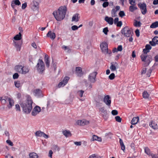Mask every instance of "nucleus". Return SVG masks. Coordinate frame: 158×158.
I'll return each mask as SVG.
<instances>
[{"label": "nucleus", "instance_id": "obj_1", "mask_svg": "<svg viewBox=\"0 0 158 158\" xmlns=\"http://www.w3.org/2000/svg\"><path fill=\"white\" fill-rule=\"evenodd\" d=\"M67 10V9L66 6H61L57 10L54 11L53 13V15L57 21H61L64 18Z\"/></svg>", "mask_w": 158, "mask_h": 158}, {"label": "nucleus", "instance_id": "obj_2", "mask_svg": "<svg viewBox=\"0 0 158 158\" xmlns=\"http://www.w3.org/2000/svg\"><path fill=\"white\" fill-rule=\"evenodd\" d=\"M33 102L31 97L28 96L27 100L20 104L24 112L27 114L29 113L32 109Z\"/></svg>", "mask_w": 158, "mask_h": 158}, {"label": "nucleus", "instance_id": "obj_3", "mask_svg": "<svg viewBox=\"0 0 158 158\" xmlns=\"http://www.w3.org/2000/svg\"><path fill=\"white\" fill-rule=\"evenodd\" d=\"M140 57L142 61L144 62V65L145 66H148L152 60L151 56L145 54H142Z\"/></svg>", "mask_w": 158, "mask_h": 158}, {"label": "nucleus", "instance_id": "obj_4", "mask_svg": "<svg viewBox=\"0 0 158 158\" xmlns=\"http://www.w3.org/2000/svg\"><path fill=\"white\" fill-rule=\"evenodd\" d=\"M100 47L102 52L105 54L110 55L111 54V51L108 50V44L106 42H102L101 44Z\"/></svg>", "mask_w": 158, "mask_h": 158}, {"label": "nucleus", "instance_id": "obj_5", "mask_svg": "<svg viewBox=\"0 0 158 158\" xmlns=\"http://www.w3.org/2000/svg\"><path fill=\"white\" fill-rule=\"evenodd\" d=\"M38 72L40 73H42L45 69L44 64L43 61L39 59L36 66Z\"/></svg>", "mask_w": 158, "mask_h": 158}, {"label": "nucleus", "instance_id": "obj_6", "mask_svg": "<svg viewBox=\"0 0 158 158\" xmlns=\"http://www.w3.org/2000/svg\"><path fill=\"white\" fill-rule=\"evenodd\" d=\"M121 33L127 37L131 36L133 34V32L127 27H126L123 28L121 30Z\"/></svg>", "mask_w": 158, "mask_h": 158}, {"label": "nucleus", "instance_id": "obj_7", "mask_svg": "<svg viewBox=\"0 0 158 158\" xmlns=\"http://www.w3.org/2000/svg\"><path fill=\"white\" fill-rule=\"evenodd\" d=\"M138 5L140 9L142 14L144 15H145L147 12L146 4L144 3H139Z\"/></svg>", "mask_w": 158, "mask_h": 158}, {"label": "nucleus", "instance_id": "obj_8", "mask_svg": "<svg viewBox=\"0 0 158 158\" xmlns=\"http://www.w3.org/2000/svg\"><path fill=\"white\" fill-rule=\"evenodd\" d=\"M97 73L94 72L90 73L88 79L89 81L92 83H94L96 81V78Z\"/></svg>", "mask_w": 158, "mask_h": 158}, {"label": "nucleus", "instance_id": "obj_9", "mask_svg": "<svg viewBox=\"0 0 158 158\" xmlns=\"http://www.w3.org/2000/svg\"><path fill=\"white\" fill-rule=\"evenodd\" d=\"M69 79V77H65L63 80L58 84V88H60L61 87H64L67 83Z\"/></svg>", "mask_w": 158, "mask_h": 158}, {"label": "nucleus", "instance_id": "obj_10", "mask_svg": "<svg viewBox=\"0 0 158 158\" xmlns=\"http://www.w3.org/2000/svg\"><path fill=\"white\" fill-rule=\"evenodd\" d=\"M35 135L37 137H43L45 139H47L49 138V136L46 134L45 133L40 131H38L35 133Z\"/></svg>", "mask_w": 158, "mask_h": 158}, {"label": "nucleus", "instance_id": "obj_11", "mask_svg": "<svg viewBox=\"0 0 158 158\" xmlns=\"http://www.w3.org/2000/svg\"><path fill=\"white\" fill-rule=\"evenodd\" d=\"M41 110L40 107L38 106H35L31 114L32 116H35L36 115L39 114Z\"/></svg>", "mask_w": 158, "mask_h": 158}, {"label": "nucleus", "instance_id": "obj_12", "mask_svg": "<svg viewBox=\"0 0 158 158\" xmlns=\"http://www.w3.org/2000/svg\"><path fill=\"white\" fill-rule=\"evenodd\" d=\"M89 122L88 121L86 120L85 119H83L77 121L75 124L80 126H84L89 124Z\"/></svg>", "mask_w": 158, "mask_h": 158}, {"label": "nucleus", "instance_id": "obj_13", "mask_svg": "<svg viewBox=\"0 0 158 158\" xmlns=\"http://www.w3.org/2000/svg\"><path fill=\"white\" fill-rule=\"evenodd\" d=\"M31 8L33 10H38L39 8V3L36 1H33Z\"/></svg>", "mask_w": 158, "mask_h": 158}, {"label": "nucleus", "instance_id": "obj_14", "mask_svg": "<svg viewBox=\"0 0 158 158\" xmlns=\"http://www.w3.org/2000/svg\"><path fill=\"white\" fill-rule=\"evenodd\" d=\"M104 102L108 106H110L111 103V100L109 95H107L105 96L103 98Z\"/></svg>", "mask_w": 158, "mask_h": 158}, {"label": "nucleus", "instance_id": "obj_15", "mask_svg": "<svg viewBox=\"0 0 158 158\" xmlns=\"http://www.w3.org/2000/svg\"><path fill=\"white\" fill-rule=\"evenodd\" d=\"M34 95L37 97H40L42 96V92L41 90L39 89H36L33 91Z\"/></svg>", "mask_w": 158, "mask_h": 158}, {"label": "nucleus", "instance_id": "obj_16", "mask_svg": "<svg viewBox=\"0 0 158 158\" xmlns=\"http://www.w3.org/2000/svg\"><path fill=\"white\" fill-rule=\"evenodd\" d=\"M46 36L53 40L56 37V35L54 32H52L51 31H50L47 33Z\"/></svg>", "mask_w": 158, "mask_h": 158}, {"label": "nucleus", "instance_id": "obj_17", "mask_svg": "<svg viewBox=\"0 0 158 158\" xmlns=\"http://www.w3.org/2000/svg\"><path fill=\"white\" fill-rule=\"evenodd\" d=\"M120 9V7L119 6H116L115 8H113L111 11L112 16L114 17L117 16L116 12L118 10Z\"/></svg>", "mask_w": 158, "mask_h": 158}, {"label": "nucleus", "instance_id": "obj_18", "mask_svg": "<svg viewBox=\"0 0 158 158\" xmlns=\"http://www.w3.org/2000/svg\"><path fill=\"white\" fill-rule=\"evenodd\" d=\"M149 43L152 46H155L156 44H158V37H154L152 41L150 42Z\"/></svg>", "mask_w": 158, "mask_h": 158}, {"label": "nucleus", "instance_id": "obj_19", "mask_svg": "<svg viewBox=\"0 0 158 158\" xmlns=\"http://www.w3.org/2000/svg\"><path fill=\"white\" fill-rule=\"evenodd\" d=\"M118 64L116 62H112L111 63V65L110 67V69L112 72L116 70Z\"/></svg>", "mask_w": 158, "mask_h": 158}, {"label": "nucleus", "instance_id": "obj_20", "mask_svg": "<svg viewBox=\"0 0 158 158\" xmlns=\"http://www.w3.org/2000/svg\"><path fill=\"white\" fill-rule=\"evenodd\" d=\"M149 125L150 127L154 129H157L158 128L157 123L153 121H152L149 123Z\"/></svg>", "mask_w": 158, "mask_h": 158}, {"label": "nucleus", "instance_id": "obj_21", "mask_svg": "<svg viewBox=\"0 0 158 158\" xmlns=\"http://www.w3.org/2000/svg\"><path fill=\"white\" fill-rule=\"evenodd\" d=\"M8 101L9 102V104L7 106L9 109H10L14 105V101L13 99L10 98H8Z\"/></svg>", "mask_w": 158, "mask_h": 158}, {"label": "nucleus", "instance_id": "obj_22", "mask_svg": "<svg viewBox=\"0 0 158 158\" xmlns=\"http://www.w3.org/2000/svg\"><path fill=\"white\" fill-rule=\"evenodd\" d=\"M76 73L78 76H81L83 75L81 68L80 67H77L76 69Z\"/></svg>", "mask_w": 158, "mask_h": 158}, {"label": "nucleus", "instance_id": "obj_23", "mask_svg": "<svg viewBox=\"0 0 158 158\" xmlns=\"http://www.w3.org/2000/svg\"><path fill=\"white\" fill-rule=\"evenodd\" d=\"M21 4V3L19 0H13L11 2V6L13 8H15V5H19Z\"/></svg>", "mask_w": 158, "mask_h": 158}, {"label": "nucleus", "instance_id": "obj_24", "mask_svg": "<svg viewBox=\"0 0 158 158\" xmlns=\"http://www.w3.org/2000/svg\"><path fill=\"white\" fill-rule=\"evenodd\" d=\"M105 20L110 25H112L113 23V19L111 17L106 16L105 18Z\"/></svg>", "mask_w": 158, "mask_h": 158}, {"label": "nucleus", "instance_id": "obj_25", "mask_svg": "<svg viewBox=\"0 0 158 158\" xmlns=\"http://www.w3.org/2000/svg\"><path fill=\"white\" fill-rule=\"evenodd\" d=\"M23 67V66L22 65H17L15 66V69L16 71L21 73L22 71Z\"/></svg>", "mask_w": 158, "mask_h": 158}, {"label": "nucleus", "instance_id": "obj_26", "mask_svg": "<svg viewBox=\"0 0 158 158\" xmlns=\"http://www.w3.org/2000/svg\"><path fill=\"white\" fill-rule=\"evenodd\" d=\"M15 86L17 88L21 87L23 83L21 81H15L14 82Z\"/></svg>", "mask_w": 158, "mask_h": 158}, {"label": "nucleus", "instance_id": "obj_27", "mask_svg": "<svg viewBox=\"0 0 158 158\" xmlns=\"http://www.w3.org/2000/svg\"><path fill=\"white\" fill-rule=\"evenodd\" d=\"M78 14H76L74 15L72 17V22H77L79 19V17L78 16Z\"/></svg>", "mask_w": 158, "mask_h": 158}, {"label": "nucleus", "instance_id": "obj_28", "mask_svg": "<svg viewBox=\"0 0 158 158\" xmlns=\"http://www.w3.org/2000/svg\"><path fill=\"white\" fill-rule=\"evenodd\" d=\"M44 61L47 67H49L50 65V61L49 60V57L48 55H45L44 58Z\"/></svg>", "mask_w": 158, "mask_h": 158}, {"label": "nucleus", "instance_id": "obj_29", "mask_svg": "<svg viewBox=\"0 0 158 158\" xmlns=\"http://www.w3.org/2000/svg\"><path fill=\"white\" fill-rule=\"evenodd\" d=\"M99 110L100 112H101L102 113V115H103V116L104 118H105V117H106V115L107 114V111L105 109L104 107H102L100 108L99 109Z\"/></svg>", "mask_w": 158, "mask_h": 158}, {"label": "nucleus", "instance_id": "obj_30", "mask_svg": "<svg viewBox=\"0 0 158 158\" xmlns=\"http://www.w3.org/2000/svg\"><path fill=\"white\" fill-rule=\"evenodd\" d=\"M95 140L101 142L102 141V139L101 137H99L97 135H94L92 136V139H91V141H94Z\"/></svg>", "mask_w": 158, "mask_h": 158}, {"label": "nucleus", "instance_id": "obj_31", "mask_svg": "<svg viewBox=\"0 0 158 158\" xmlns=\"http://www.w3.org/2000/svg\"><path fill=\"white\" fill-rule=\"evenodd\" d=\"M139 120V118L138 117H136L133 118L131 121V124L132 125H135L136 124Z\"/></svg>", "mask_w": 158, "mask_h": 158}, {"label": "nucleus", "instance_id": "obj_32", "mask_svg": "<svg viewBox=\"0 0 158 158\" xmlns=\"http://www.w3.org/2000/svg\"><path fill=\"white\" fill-rule=\"evenodd\" d=\"M29 69L28 67L23 66L21 73L24 74H26L29 72Z\"/></svg>", "mask_w": 158, "mask_h": 158}, {"label": "nucleus", "instance_id": "obj_33", "mask_svg": "<svg viewBox=\"0 0 158 158\" xmlns=\"http://www.w3.org/2000/svg\"><path fill=\"white\" fill-rule=\"evenodd\" d=\"M13 42L14 43V45L16 48L17 50L18 51H20L21 47L20 45L19 44L18 42H17L14 40H13Z\"/></svg>", "mask_w": 158, "mask_h": 158}, {"label": "nucleus", "instance_id": "obj_34", "mask_svg": "<svg viewBox=\"0 0 158 158\" xmlns=\"http://www.w3.org/2000/svg\"><path fill=\"white\" fill-rule=\"evenodd\" d=\"M119 143L121 149L124 152L125 149V146L123 140L121 138H119Z\"/></svg>", "mask_w": 158, "mask_h": 158}, {"label": "nucleus", "instance_id": "obj_35", "mask_svg": "<svg viewBox=\"0 0 158 158\" xmlns=\"http://www.w3.org/2000/svg\"><path fill=\"white\" fill-rule=\"evenodd\" d=\"M137 9V7L135 5H131L129 7V11L131 12H133L135 10Z\"/></svg>", "mask_w": 158, "mask_h": 158}, {"label": "nucleus", "instance_id": "obj_36", "mask_svg": "<svg viewBox=\"0 0 158 158\" xmlns=\"http://www.w3.org/2000/svg\"><path fill=\"white\" fill-rule=\"evenodd\" d=\"M63 135L66 137H69L71 136V134L70 132L67 130H65L63 131Z\"/></svg>", "mask_w": 158, "mask_h": 158}, {"label": "nucleus", "instance_id": "obj_37", "mask_svg": "<svg viewBox=\"0 0 158 158\" xmlns=\"http://www.w3.org/2000/svg\"><path fill=\"white\" fill-rule=\"evenodd\" d=\"M29 158H38V156L35 152H32L29 154Z\"/></svg>", "mask_w": 158, "mask_h": 158}, {"label": "nucleus", "instance_id": "obj_38", "mask_svg": "<svg viewBox=\"0 0 158 158\" xmlns=\"http://www.w3.org/2000/svg\"><path fill=\"white\" fill-rule=\"evenodd\" d=\"M102 157L97 154H93L90 155L88 158H101Z\"/></svg>", "mask_w": 158, "mask_h": 158}, {"label": "nucleus", "instance_id": "obj_39", "mask_svg": "<svg viewBox=\"0 0 158 158\" xmlns=\"http://www.w3.org/2000/svg\"><path fill=\"white\" fill-rule=\"evenodd\" d=\"M144 151L145 153L149 156H151L153 153L151 152L150 150L148 147L145 148Z\"/></svg>", "mask_w": 158, "mask_h": 158}, {"label": "nucleus", "instance_id": "obj_40", "mask_svg": "<svg viewBox=\"0 0 158 158\" xmlns=\"http://www.w3.org/2000/svg\"><path fill=\"white\" fill-rule=\"evenodd\" d=\"M21 38V34L19 32V34L16 35L14 37V39L16 40H20Z\"/></svg>", "mask_w": 158, "mask_h": 158}, {"label": "nucleus", "instance_id": "obj_41", "mask_svg": "<svg viewBox=\"0 0 158 158\" xmlns=\"http://www.w3.org/2000/svg\"><path fill=\"white\" fill-rule=\"evenodd\" d=\"M157 27H158V21H156L152 23L150 26V28H156Z\"/></svg>", "mask_w": 158, "mask_h": 158}, {"label": "nucleus", "instance_id": "obj_42", "mask_svg": "<svg viewBox=\"0 0 158 158\" xmlns=\"http://www.w3.org/2000/svg\"><path fill=\"white\" fill-rule=\"evenodd\" d=\"M143 96L144 98H147L149 97V95L146 91H144L143 93Z\"/></svg>", "mask_w": 158, "mask_h": 158}, {"label": "nucleus", "instance_id": "obj_43", "mask_svg": "<svg viewBox=\"0 0 158 158\" xmlns=\"http://www.w3.org/2000/svg\"><path fill=\"white\" fill-rule=\"evenodd\" d=\"M84 93V91L83 90H81L77 91V94L78 96L81 98L82 97Z\"/></svg>", "mask_w": 158, "mask_h": 158}, {"label": "nucleus", "instance_id": "obj_44", "mask_svg": "<svg viewBox=\"0 0 158 158\" xmlns=\"http://www.w3.org/2000/svg\"><path fill=\"white\" fill-rule=\"evenodd\" d=\"M62 48L63 49H64L67 52H70V50L69 47L68 46L63 45L62 46Z\"/></svg>", "mask_w": 158, "mask_h": 158}, {"label": "nucleus", "instance_id": "obj_45", "mask_svg": "<svg viewBox=\"0 0 158 158\" xmlns=\"http://www.w3.org/2000/svg\"><path fill=\"white\" fill-rule=\"evenodd\" d=\"M141 24V23L140 22L136 20L134 23V25L136 27H140Z\"/></svg>", "mask_w": 158, "mask_h": 158}, {"label": "nucleus", "instance_id": "obj_46", "mask_svg": "<svg viewBox=\"0 0 158 158\" xmlns=\"http://www.w3.org/2000/svg\"><path fill=\"white\" fill-rule=\"evenodd\" d=\"M115 77V74L114 73H111L109 76V78L111 80H113Z\"/></svg>", "mask_w": 158, "mask_h": 158}, {"label": "nucleus", "instance_id": "obj_47", "mask_svg": "<svg viewBox=\"0 0 158 158\" xmlns=\"http://www.w3.org/2000/svg\"><path fill=\"white\" fill-rule=\"evenodd\" d=\"M119 15L120 17L122 18L125 15V14L124 11H120L119 13Z\"/></svg>", "mask_w": 158, "mask_h": 158}, {"label": "nucleus", "instance_id": "obj_48", "mask_svg": "<svg viewBox=\"0 0 158 158\" xmlns=\"http://www.w3.org/2000/svg\"><path fill=\"white\" fill-rule=\"evenodd\" d=\"M152 72V70L151 69H149L147 72L146 75L147 77H149L150 76V74Z\"/></svg>", "mask_w": 158, "mask_h": 158}, {"label": "nucleus", "instance_id": "obj_49", "mask_svg": "<svg viewBox=\"0 0 158 158\" xmlns=\"http://www.w3.org/2000/svg\"><path fill=\"white\" fill-rule=\"evenodd\" d=\"M115 120L116 121L118 122H121V118L119 116H116L115 117Z\"/></svg>", "mask_w": 158, "mask_h": 158}, {"label": "nucleus", "instance_id": "obj_50", "mask_svg": "<svg viewBox=\"0 0 158 158\" xmlns=\"http://www.w3.org/2000/svg\"><path fill=\"white\" fill-rule=\"evenodd\" d=\"M108 31V28L107 27H105L103 29V32L105 34L107 35V32Z\"/></svg>", "mask_w": 158, "mask_h": 158}, {"label": "nucleus", "instance_id": "obj_51", "mask_svg": "<svg viewBox=\"0 0 158 158\" xmlns=\"http://www.w3.org/2000/svg\"><path fill=\"white\" fill-rule=\"evenodd\" d=\"M19 75L18 73H15L14 74L13 76V78L14 79H17L19 77Z\"/></svg>", "mask_w": 158, "mask_h": 158}, {"label": "nucleus", "instance_id": "obj_52", "mask_svg": "<svg viewBox=\"0 0 158 158\" xmlns=\"http://www.w3.org/2000/svg\"><path fill=\"white\" fill-rule=\"evenodd\" d=\"M109 2H104L102 4V6L104 8L107 7L109 5Z\"/></svg>", "mask_w": 158, "mask_h": 158}, {"label": "nucleus", "instance_id": "obj_53", "mask_svg": "<svg viewBox=\"0 0 158 158\" xmlns=\"http://www.w3.org/2000/svg\"><path fill=\"white\" fill-rule=\"evenodd\" d=\"M71 29L73 31H75L78 29V26L76 25H73L71 27Z\"/></svg>", "mask_w": 158, "mask_h": 158}, {"label": "nucleus", "instance_id": "obj_54", "mask_svg": "<svg viewBox=\"0 0 158 158\" xmlns=\"http://www.w3.org/2000/svg\"><path fill=\"white\" fill-rule=\"evenodd\" d=\"M111 113L113 115H115L118 114V112L116 110H113L111 111Z\"/></svg>", "mask_w": 158, "mask_h": 158}, {"label": "nucleus", "instance_id": "obj_55", "mask_svg": "<svg viewBox=\"0 0 158 158\" xmlns=\"http://www.w3.org/2000/svg\"><path fill=\"white\" fill-rule=\"evenodd\" d=\"M135 0H129V3L131 5L135 4Z\"/></svg>", "mask_w": 158, "mask_h": 158}, {"label": "nucleus", "instance_id": "obj_56", "mask_svg": "<svg viewBox=\"0 0 158 158\" xmlns=\"http://www.w3.org/2000/svg\"><path fill=\"white\" fill-rule=\"evenodd\" d=\"M6 142L10 146H12L13 145V143L10 140H7Z\"/></svg>", "mask_w": 158, "mask_h": 158}, {"label": "nucleus", "instance_id": "obj_57", "mask_svg": "<svg viewBox=\"0 0 158 158\" xmlns=\"http://www.w3.org/2000/svg\"><path fill=\"white\" fill-rule=\"evenodd\" d=\"M115 25L118 27H121L122 25V22L121 21H119L117 24Z\"/></svg>", "mask_w": 158, "mask_h": 158}, {"label": "nucleus", "instance_id": "obj_58", "mask_svg": "<svg viewBox=\"0 0 158 158\" xmlns=\"http://www.w3.org/2000/svg\"><path fill=\"white\" fill-rule=\"evenodd\" d=\"M117 50L118 51L121 52V51L123 50V47L122 45H119L117 47Z\"/></svg>", "mask_w": 158, "mask_h": 158}, {"label": "nucleus", "instance_id": "obj_59", "mask_svg": "<svg viewBox=\"0 0 158 158\" xmlns=\"http://www.w3.org/2000/svg\"><path fill=\"white\" fill-rule=\"evenodd\" d=\"M147 71V69L146 68H143V69L142 71L141 72V74L142 75L145 74Z\"/></svg>", "mask_w": 158, "mask_h": 158}, {"label": "nucleus", "instance_id": "obj_60", "mask_svg": "<svg viewBox=\"0 0 158 158\" xmlns=\"http://www.w3.org/2000/svg\"><path fill=\"white\" fill-rule=\"evenodd\" d=\"M135 33L136 36L137 37H138L139 36V35H140L139 34V31L138 29H136L135 31Z\"/></svg>", "mask_w": 158, "mask_h": 158}, {"label": "nucleus", "instance_id": "obj_61", "mask_svg": "<svg viewBox=\"0 0 158 158\" xmlns=\"http://www.w3.org/2000/svg\"><path fill=\"white\" fill-rule=\"evenodd\" d=\"M145 48L149 51L152 48V47L150 45L147 44L146 45Z\"/></svg>", "mask_w": 158, "mask_h": 158}, {"label": "nucleus", "instance_id": "obj_62", "mask_svg": "<svg viewBox=\"0 0 158 158\" xmlns=\"http://www.w3.org/2000/svg\"><path fill=\"white\" fill-rule=\"evenodd\" d=\"M149 51L147 49H146V48H144L143 49V53L142 54H145V55H147V54L149 52Z\"/></svg>", "mask_w": 158, "mask_h": 158}, {"label": "nucleus", "instance_id": "obj_63", "mask_svg": "<svg viewBox=\"0 0 158 158\" xmlns=\"http://www.w3.org/2000/svg\"><path fill=\"white\" fill-rule=\"evenodd\" d=\"M15 109L17 110L20 111V106L18 104H16L15 106Z\"/></svg>", "mask_w": 158, "mask_h": 158}, {"label": "nucleus", "instance_id": "obj_64", "mask_svg": "<svg viewBox=\"0 0 158 158\" xmlns=\"http://www.w3.org/2000/svg\"><path fill=\"white\" fill-rule=\"evenodd\" d=\"M151 156L152 158H158V154H152Z\"/></svg>", "mask_w": 158, "mask_h": 158}]
</instances>
